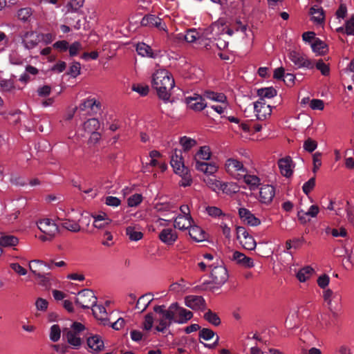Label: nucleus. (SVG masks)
<instances>
[{
	"label": "nucleus",
	"mask_w": 354,
	"mask_h": 354,
	"mask_svg": "<svg viewBox=\"0 0 354 354\" xmlns=\"http://www.w3.org/2000/svg\"><path fill=\"white\" fill-rule=\"evenodd\" d=\"M126 234L132 241H138L143 237V234L138 225L128 226L126 228Z\"/></svg>",
	"instance_id": "nucleus-36"
},
{
	"label": "nucleus",
	"mask_w": 354,
	"mask_h": 354,
	"mask_svg": "<svg viewBox=\"0 0 354 354\" xmlns=\"http://www.w3.org/2000/svg\"><path fill=\"white\" fill-rule=\"evenodd\" d=\"M85 330L84 326L80 322H74L69 328L63 330V337L73 349H78L82 344V336Z\"/></svg>",
	"instance_id": "nucleus-4"
},
{
	"label": "nucleus",
	"mask_w": 354,
	"mask_h": 354,
	"mask_svg": "<svg viewBox=\"0 0 354 354\" xmlns=\"http://www.w3.org/2000/svg\"><path fill=\"white\" fill-rule=\"evenodd\" d=\"M192 317L193 313L190 310L180 306L177 302L170 304L165 315V318L167 319V328L173 323L186 324Z\"/></svg>",
	"instance_id": "nucleus-3"
},
{
	"label": "nucleus",
	"mask_w": 354,
	"mask_h": 354,
	"mask_svg": "<svg viewBox=\"0 0 354 354\" xmlns=\"http://www.w3.org/2000/svg\"><path fill=\"white\" fill-rule=\"evenodd\" d=\"M78 109L80 111H85L88 114H95L100 111L101 103L96 97L90 96L81 102Z\"/></svg>",
	"instance_id": "nucleus-14"
},
{
	"label": "nucleus",
	"mask_w": 354,
	"mask_h": 354,
	"mask_svg": "<svg viewBox=\"0 0 354 354\" xmlns=\"http://www.w3.org/2000/svg\"><path fill=\"white\" fill-rule=\"evenodd\" d=\"M61 225L64 228L73 232H77L81 230V227L77 222L68 219L63 220L61 223Z\"/></svg>",
	"instance_id": "nucleus-47"
},
{
	"label": "nucleus",
	"mask_w": 354,
	"mask_h": 354,
	"mask_svg": "<svg viewBox=\"0 0 354 354\" xmlns=\"http://www.w3.org/2000/svg\"><path fill=\"white\" fill-rule=\"evenodd\" d=\"M153 300L152 295L151 294H146L141 296L136 304V308L139 310L140 313L146 310L148 306Z\"/></svg>",
	"instance_id": "nucleus-41"
},
{
	"label": "nucleus",
	"mask_w": 354,
	"mask_h": 354,
	"mask_svg": "<svg viewBox=\"0 0 354 354\" xmlns=\"http://www.w3.org/2000/svg\"><path fill=\"white\" fill-rule=\"evenodd\" d=\"M61 337V329L59 325L53 324L50 329L49 337L53 342H57Z\"/></svg>",
	"instance_id": "nucleus-49"
},
{
	"label": "nucleus",
	"mask_w": 354,
	"mask_h": 354,
	"mask_svg": "<svg viewBox=\"0 0 354 354\" xmlns=\"http://www.w3.org/2000/svg\"><path fill=\"white\" fill-rule=\"evenodd\" d=\"M187 288L188 287L185 280L180 279L179 281L171 284L169 290L174 293L183 294L187 291Z\"/></svg>",
	"instance_id": "nucleus-44"
},
{
	"label": "nucleus",
	"mask_w": 354,
	"mask_h": 354,
	"mask_svg": "<svg viewBox=\"0 0 354 354\" xmlns=\"http://www.w3.org/2000/svg\"><path fill=\"white\" fill-rule=\"evenodd\" d=\"M227 107V104L226 102L224 103H221V104H215L210 106V108L216 111L217 113L221 115V116H224L225 113H227L226 109Z\"/></svg>",
	"instance_id": "nucleus-61"
},
{
	"label": "nucleus",
	"mask_w": 354,
	"mask_h": 354,
	"mask_svg": "<svg viewBox=\"0 0 354 354\" xmlns=\"http://www.w3.org/2000/svg\"><path fill=\"white\" fill-rule=\"evenodd\" d=\"M180 143L185 151H187L196 145V141L194 139L183 136L180 138Z\"/></svg>",
	"instance_id": "nucleus-50"
},
{
	"label": "nucleus",
	"mask_w": 354,
	"mask_h": 354,
	"mask_svg": "<svg viewBox=\"0 0 354 354\" xmlns=\"http://www.w3.org/2000/svg\"><path fill=\"white\" fill-rule=\"evenodd\" d=\"M136 51L138 54L142 57L150 58H154L156 57V54L153 53L151 46L145 43L138 44L136 46Z\"/></svg>",
	"instance_id": "nucleus-37"
},
{
	"label": "nucleus",
	"mask_w": 354,
	"mask_h": 354,
	"mask_svg": "<svg viewBox=\"0 0 354 354\" xmlns=\"http://www.w3.org/2000/svg\"><path fill=\"white\" fill-rule=\"evenodd\" d=\"M46 266V263L41 260H32L29 262V268L34 275L44 283L50 281V273L42 272L41 267Z\"/></svg>",
	"instance_id": "nucleus-13"
},
{
	"label": "nucleus",
	"mask_w": 354,
	"mask_h": 354,
	"mask_svg": "<svg viewBox=\"0 0 354 354\" xmlns=\"http://www.w3.org/2000/svg\"><path fill=\"white\" fill-rule=\"evenodd\" d=\"M309 14L311 15V21L316 24H322L325 19L324 10L318 6L310 8Z\"/></svg>",
	"instance_id": "nucleus-34"
},
{
	"label": "nucleus",
	"mask_w": 354,
	"mask_h": 354,
	"mask_svg": "<svg viewBox=\"0 0 354 354\" xmlns=\"http://www.w3.org/2000/svg\"><path fill=\"white\" fill-rule=\"evenodd\" d=\"M224 168L227 174L236 179V176H239V174H243L247 171L243 162L234 157L227 158L224 164Z\"/></svg>",
	"instance_id": "nucleus-11"
},
{
	"label": "nucleus",
	"mask_w": 354,
	"mask_h": 354,
	"mask_svg": "<svg viewBox=\"0 0 354 354\" xmlns=\"http://www.w3.org/2000/svg\"><path fill=\"white\" fill-rule=\"evenodd\" d=\"M19 243V239L11 234H3L0 235V248H15Z\"/></svg>",
	"instance_id": "nucleus-33"
},
{
	"label": "nucleus",
	"mask_w": 354,
	"mask_h": 354,
	"mask_svg": "<svg viewBox=\"0 0 354 354\" xmlns=\"http://www.w3.org/2000/svg\"><path fill=\"white\" fill-rule=\"evenodd\" d=\"M317 147V143L315 140L308 138L304 142V149L305 151L311 153Z\"/></svg>",
	"instance_id": "nucleus-59"
},
{
	"label": "nucleus",
	"mask_w": 354,
	"mask_h": 354,
	"mask_svg": "<svg viewBox=\"0 0 354 354\" xmlns=\"http://www.w3.org/2000/svg\"><path fill=\"white\" fill-rule=\"evenodd\" d=\"M203 181L208 187L214 192H218V189L222 183V181L219 180L215 176H214V174L206 175V176L203 178Z\"/></svg>",
	"instance_id": "nucleus-40"
},
{
	"label": "nucleus",
	"mask_w": 354,
	"mask_h": 354,
	"mask_svg": "<svg viewBox=\"0 0 354 354\" xmlns=\"http://www.w3.org/2000/svg\"><path fill=\"white\" fill-rule=\"evenodd\" d=\"M206 212L209 216L214 218H220L221 216H225V214L222 212V210L214 206H209L206 208Z\"/></svg>",
	"instance_id": "nucleus-52"
},
{
	"label": "nucleus",
	"mask_w": 354,
	"mask_h": 354,
	"mask_svg": "<svg viewBox=\"0 0 354 354\" xmlns=\"http://www.w3.org/2000/svg\"><path fill=\"white\" fill-rule=\"evenodd\" d=\"M48 306V301L43 298H38L35 302V306L37 310L44 312Z\"/></svg>",
	"instance_id": "nucleus-63"
},
{
	"label": "nucleus",
	"mask_w": 354,
	"mask_h": 354,
	"mask_svg": "<svg viewBox=\"0 0 354 354\" xmlns=\"http://www.w3.org/2000/svg\"><path fill=\"white\" fill-rule=\"evenodd\" d=\"M204 318L214 326H218L221 323L220 318L218 315L211 310H208L205 313Z\"/></svg>",
	"instance_id": "nucleus-51"
},
{
	"label": "nucleus",
	"mask_w": 354,
	"mask_h": 354,
	"mask_svg": "<svg viewBox=\"0 0 354 354\" xmlns=\"http://www.w3.org/2000/svg\"><path fill=\"white\" fill-rule=\"evenodd\" d=\"M236 236L243 248L252 250L256 248V241L244 227L239 226L236 228Z\"/></svg>",
	"instance_id": "nucleus-7"
},
{
	"label": "nucleus",
	"mask_w": 354,
	"mask_h": 354,
	"mask_svg": "<svg viewBox=\"0 0 354 354\" xmlns=\"http://www.w3.org/2000/svg\"><path fill=\"white\" fill-rule=\"evenodd\" d=\"M93 226L97 229L104 228L111 223V219L104 212L93 215Z\"/></svg>",
	"instance_id": "nucleus-32"
},
{
	"label": "nucleus",
	"mask_w": 354,
	"mask_h": 354,
	"mask_svg": "<svg viewBox=\"0 0 354 354\" xmlns=\"http://www.w3.org/2000/svg\"><path fill=\"white\" fill-rule=\"evenodd\" d=\"M80 64L79 62H73L70 66L68 74L76 77L80 73Z\"/></svg>",
	"instance_id": "nucleus-64"
},
{
	"label": "nucleus",
	"mask_w": 354,
	"mask_h": 354,
	"mask_svg": "<svg viewBox=\"0 0 354 354\" xmlns=\"http://www.w3.org/2000/svg\"><path fill=\"white\" fill-rule=\"evenodd\" d=\"M315 66L321 72L322 75L327 76L330 74L329 66L324 62L322 59H319L315 64Z\"/></svg>",
	"instance_id": "nucleus-54"
},
{
	"label": "nucleus",
	"mask_w": 354,
	"mask_h": 354,
	"mask_svg": "<svg viewBox=\"0 0 354 354\" xmlns=\"http://www.w3.org/2000/svg\"><path fill=\"white\" fill-rule=\"evenodd\" d=\"M185 304L187 307L194 310H204L205 309V301L201 296L188 295L185 297Z\"/></svg>",
	"instance_id": "nucleus-18"
},
{
	"label": "nucleus",
	"mask_w": 354,
	"mask_h": 354,
	"mask_svg": "<svg viewBox=\"0 0 354 354\" xmlns=\"http://www.w3.org/2000/svg\"><path fill=\"white\" fill-rule=\"evenodd\" d=\"M239 176H236V180H243L250 190H255L260 185V178L256 175L248 174L246 171Z\"/></svg>",
	"instance_id": "nucleus-24"
},
{
	"label": "nucleus",
	"mask_w": 354,
	"mask_h": 354,
	"mask_svg": "<svg viewBox=\"0 0 354 354\" xmlns=\"http://www.w3.org/2000/svg\"><path fill=\"white\" fill-rule=\"evenodd\" d=\"M186 103L189 109L194 111H201L207 106L202 97L196 94L192 97H186Z\"/></svg>",
	"instance_id": "nucleus-29"
},
{
	"label": "nucleus",
	"mask_w": 354,
	"mask_h": 354,
	"mask_svg": "<svg viewBox=\"0 0 354 354\" xmlns=\"http://www.w3.org/2000/svg\"><path fill=\"white\" fill-rule=\"evenodd\" d=\"M253 108L257 119L263 120L272 113V107L269 104H266L265 100L259 99L254 102Z\"/></svg>",
	"instance_id": "nucleus-16"
},
{
	"label": "nucleus",
	"mask_w": 354,
	"mask_h": 354,
	"mask_svg": "<svg viewBox=\"0 0 354 354\" xmlns=\"http://www.w3.org/2000/svg\"><path fill=\"white\" fill-rule=\"evenodd\" d=\"M100 126V124L97 119L90 118L83 124L82 130H84L85 133L89 134L97 131Z\"/></svg>",
	"instance_id": "nucleus-38"
},
{
	"label": "nucleus",
	"mask_w": 354,
	"mask_h": 354,
	"mask_svg": "<svg viewBox=\"0 0 354 354\" xmlns=\"http://www.w3.org/2000/svg\"><path fill=\"white\" fill-rule=\"evenodd\" d=\"M159 239L164 243L171 245L177 240L178 234L175 230L170 228H165L159 234Z\"/></svg>",
	"instance_id": "nucleus-28"
},
{
	"label": "nucleus",
	"mask_w": 354,
	"mask_h": 354,
	"mask_svg": "<svg viewBox=\"0 0 354 354\" xmlns=\"http://www.w3.org/2000/svg\"><path fill=\"white\" fill-rule=\"evenodd\" d=\"M143 26H151L166 31V25L162 22V19L155 15H151L145 16L141 21Z\"/></svg>",
	"instance_id": "nucleus-27"
},
{
	"label": "nucleus",
	"mask_w": 354,
	"mask_h": 354,
	"mask_svg": "<svg viewBox=\"0 0 354 354\" xmlns=\"http://www.w3.org/2000/svg\"><path fill=\"white\" fill-rule=\"evenodd\" d=\"M315 186V178H311L304 184V185L302 187L303 192L306 194L308 195L313 189Z\"/></svg>",
	"instance_id": "nucleus-62"
},
{
	"label": "nucleus",
	"mask_w": 354,
	"mask_h": 354,
	"mask_svg": "<svg viewBox=\"0 0 354 354\" xmlns=\"http://www.w3.org/2000/svg\"><path fill=\"white\" fill-rule=\"evenodd\" d=\"M211 270L210 274L213 281L216 285H223L227 279L228 275L226 268L222 265V262L217 261L212 266H209Z\"/></svg>",
	"instance_id": "nucleus-9"
},
{
	"label": "nucleus",
	"mask_w": 354,
	"mask_h": 354,
	"mask_svg": "<svg viewBox=\"0 0 354 354\" xmlns=\"http://www.w3.org/2000/svg\"><path fill=\"white\" fill-rule=\"evenodd\" d=\"M212 157V151L209 146L200 147L194 156L193 164L196 170L205 175L214 174L218 170L215 162H207Z\"/></svg>",
	"instance_id": "nucleus-2"
},
{
	"label": "nucleus",
	"mask_w": 354,
	"mask_h": 354,
	"mask_svg": "<svg viewBox=\"0 0 354 354\" xmlns=\"http://www.w3.org/2000/svg\"><path fill=\"white\" fill-rule=\"evenodd\" d=\"M97 302V298L93 292L88 289L80 291L75 299V303L82 308H89Z\"/></svg>",
	"instance_id": "nucleus-12"
},
{
	"label": "nucleus",
	"mask_w": 354,
	"mask_h": 354,
	"mask_svg": "<svg viewBox=\"0 0 354 354\" xmlns=\"http://www.w3.org/2000/svg\"><path fill=\"white\" fill-rule=\"evenodd\" d=\"M222 192L226 194L231 195L238 192V187L233 183H224L222 182L218 192Z\"/></svg>",
	"instance_id": "nucleus-46"
},
{
	"label": "nucleus",
	"mask_w": 354,
	"mask_h": 354,
	"mask_svg": "<svg viewBox=\"0 0 354 354\" xmlns=\"http://www.w3.org/2000/svg\"><path fill=\"white\" fill-rule=\"evenodd\" d=\"M175 42L180 43L186 41L187 43H194L198 41L200 45H203L207 49L209 48V44L205 41L203 29L197 30L195 28H190L184 32H180L173 35Z\"/></svg>",
	"instance_id": "nucleus-5"
},
{
	"label": "nucleus",
	"mask_w": 354,
	"mask_h": 354,
	"mask_svg": "<svg viewBox=\"0 0 354 354\" xmlns=\"http://www.w3.org/2000/svg\"><path fill=\"white\" fill-rule=\"evenodd\" d=\"M32 14V11L30 8H24L18 11V17L20 20L26 21L29 19Z\"/></svg>",
	"instance_id": "nucleus-56"
},
{
	"label": "nucleus",
	"mask_w": 354,
	"mask_h": 354,
	"mask_svg": "<svg viewBox=\"0 0 354 354\" xmlns=\"http://www.w3.org/2000/svg\"><path fill=\"white\" fill-rule=\"evenodd\" d=\"M313 273V269L310 266H306L297 272L296 277L300 282L303 283L308 280Z\"/></svg>",
	"instance_id": "nucleus-43"
},
{
	"label": "nucleus",
	"mask_w": 354,
	"mask_h": 354,
	"mask_svg": "<svg viewBox=\"0 0 354 354\" xmlns=\"http://www.w3.org/2000/svg\"><path fill=\"white\" fill-rule=\"evenodd\" d=\"M346 34L347 35H354V14L345 21Z\"/></svg>",
	"instance_id": "nucleus-57"
},
{
	"label": "nucleus",
	"mask_w": 354,
	"mask_h": 354,
	"mask_svg": "<svg viewBox=\"0 0 354 354\" xmlns=\"http://www.w3.org/2000/svg\"><path fill=\"white\" fill-rule=\"evenodd\" d=\"M142 201V196L140 194H135L131 196L128 200L129 207H136Z\"/></svg>",
	"instance_id": "nucleus-58"
},
{
	"label": "nucleus",
	"mask_w": 354,
	"mask_h": 354,
	"mask_svg": "<svg viewBox=\"0 0 354 354\" xmlns=\"http://www.w3.org/2000/svg\"><path fill=\"white\" fill-rule=\"evenodd\" d=\"M239 215L241 219L249 225L254 227L261 224V221L245 207L239 209Z\"/></svg>",
	"instance_id": "nucleus-23"
},
{
	"label": "nucleus",
	"mask_w": 354,
	"mask_h": 354,
	"mask_svg": "<svg viewBox=\"0 0 354 354\" xmlns=\"http://www.w3.org/2000/svg\"><path fill=\"white\" fill-rule=\"evenodd\" d=\"M37 225L40 231L47 234L48 236L53 237L58 232L57 224L50 218L41 219L37 223Z\"/></svg>",
	"instance_id": "nucleus-15"
},
{
	"label": "nucleus",
	"mask_w": 354,
	"mask_h": 354,
	"mask_svg": "<svg viewBox=\"0 0 354 354\" xmlns=\"http://www.w3.org/2000/svg\"><path fill=\"white\" fill-rule=\"evenodd\" d=\"M164 308V306H156L153 308V310L160 315L158 318V324L156 327V329L159 332H163L167 328V319L165 318L167 309H165Z\"/></svg>",
	"instance_id": "nucleus-30"
},
{
	"label": "nucleus",
	"mask_w": 354,
	"mask_h": 354,
	"mask_svg": "<svg viewBox=\"0 0 354 354\" xmlns=\"http://www.w3.org/2000/svg\"><path fill=\"white\" fill-rule=\"evenodd\" d=\"M84 0H71L68 3V11L71 12H77L84 5Z\"/></svg>",
	"instance_id": "nucleus-55"
},
{
	"label": "nucleus",
	"mask_w": 354,
	"mask_h": 354,
	"mask_svg": "<svg viewBox=\"0 0 354 354\" xmlns=\"http://www.w3.org/2000/svg\"><path fill=\"white\" fill-rule=\"evenodd\" d=\"M229 259L245 268H252L254 266L252 259L246 257L243 253L239 251H232Z\"/></svg>",
	"instance_id": "nucleus-19"
},
{
	"label": "nucleus",
	"mask_w": 354,
	"mask_h": 354,
	"mask_svg": "<svg viewBox=\"0 0 354 354\" xmlns=\"http://www.w3.org/2000/svg\"><path fill=\"white\" fill-rule=\"evenodd\" d=\"M279 168L281 174L287 178L292 174L293 162L290 157L281 158L278 162Z\"/></svg>",
	"instance_id": "nucleus-25"
},
{
	"label": "nucleus",
	"mask_w": 354,
	"mask_h": 354,
	"mask_svg": "<svg viewBox=\"0 0 354 354\" xmlns=\"http://www.w3.org/2000/svg\"><path fill=\"white\" fill-rule=\"evenodd\" d=\"M313 51L317 55H324L327 52V46L319 39H315L311 44Z\"/></svg>",
	"instance_id": "nucleus-42"
},
{
	"label": "nucleus",
	"mask_w": 354,
	"mask_h": 354,
	"mask_svg": "<svg viewBox=\"0 0 354 354\" xmlns=\"http://www.w3.org/2000/svg\"><path fill=\"white\" fill-rule=\"evenodd\" d=\"M0 87L3 92H11L15 88V84L10 80H1Z\"/></svg>",
	"instance_id": "nucleus-53"
},
{
	"label": "nucleus",
	"mask_w": 354,
	"mask_h": 354,
	"mask_svg": "<svg viewBox=\"0 0 354 354\" xmlns=\"http://www.w3.org/2000/svg\"><path fill=\"white\" fill-rule=\"evenodd\" d=\"M275 195V189L272 185H264L260 188L259 201L263 204H270Z\"/></svg>",
	"instance_id": "nucleus-20"
},
{
	"label": "nucleus",
	"mask_w": 354,
	"mask_h": 354,
	"mask_svg": "<svg viewBox=\"0 0 354 354\" xmlns=\"http://www.w3.org/2000/svg\"><path fill=\"white\" fill-rule=\"evenodd\" d=\"M323 298L327 304L328 310L332 313H335L341 305L342 297L339 292L327 288L323 292Z\"/></svg>",
	"instance_id": "nucleus-6"
},
{
	"label": "nucleus",
	"mask_w": 354,
	"mask_h": 354,
	"mask_svg": "<svg viewBox=\"0 0 354 354\" xmlns=\"http://www.w3.org/2000/svg\"><path fill=\"white\" fill-rule=\"evenodd\" d=\"M288 57L297 68L311 69L315 66L314 63L308 59L306 55L299 51L290 50Z\"/></svg>",
	"instance_id": "nucleus-10"
},
{
	"label": "nucleus",
	"mask_w": 354,
	"mask_h": 354,
	"mask_svg": "<svg viewBox=\"0 0 354 354\" xmlns=\"http://www.w3.org/2000/svg\"><path fill=\"white\" fill-rule=\"evenodd\" d=\"M91 308H92V311L94 316L97 319L102 320L103 324L106 325L108 320L106 319V311L105 308L102 305L97 306L96 304Z\"/></svg>",
	"instance_id": "nucleus-39"
},
{
	"label": "nucleus",
	"mask_w": 354,
	"mask_h": 354,
	"mask_svg": "<svg viewBox=\"0 0 354 354\" xmlns=\"http://www.w3.org/2000/svg\"><path fill=\"white\" fill-rule=\"evenodd\" d=\"M170 164L174 172L178 175H185L188 170L184 165L181 155L178 154L177 152L171 156Z\"/></svg>",
	"instance_id": "nucleus-22"
},
{
	"label": "nucleus",
	"mask_w": 354,
	"mask_h": 354,
	"mask_svg": "<svg viewBox=\"0 0 354 354\" xmlns=\"http://www.w3.org/2000/svg\"><path fill=\"white\" fill-rule=\"evenodd\" d=\"M224 24V20L219 19L203 29L205 41L209 44V48L212 47V39H216L218 36L223 33L225 30Z\"/></svg>",
	"instance_id": "nucleus-8"
},
{
	"label": "nucleus",
	"mask_w": 354,
	"mask_h": 354,
	"mask_svg": "<svg viewBox=\"0 0 354 354\" xmlns=\"http://www.w3.org/2000/svg\"><path fill=\"white\" fill-rule=\"evenodd\" d=\"M39 42V34L33 31L27 32L22 37V44L28 50L34 48Z\"/></svg>",
	"instance_id": "nucleus-21"
},
{
	"label": "nucleus",
	"mask_w": 354,
	"mask_h": 354,
	"mask_svg": "<svg viewBox=\"0 0 354 354\" xmlns=\"http://www.w3.org/2000/svg\"><path fill=\"white\" fill-rule=\"evenodd\" d=\"M190 237L196 242H201L205 239V232L194 223L188 228Z\"/></svg>",
	"instance_id": "nucleus-35"
},
{
	"label": "nucleus",
	"mask_w": 354,
	"mask_h": 354,
	"mask_svg": "<svg viewBox=\"0 0 354 354\" xmlns=\"http://www.w3.org/2000/svg\"><path fill=\"white\" fill-rule=\"evenodd\" d=\"M206 98L212 101L224 103L226 102V97L224 94L220 93H215L213 91H206L205 93Z\"/></svg>",
	"instance_id": "nucleus-48"
},
{
	"label": "nucleus",
	"mask_w": 354,
	"mask_h": 354,
	"mask_svg": "<svg viewBox=\"0 0 354 354\" xmlns=\"http://www.w3.org/2000/svg\"><path fill=\"white\" fill-rule=\"evenodd\" d=\"M155 209L157 212H162L164 216H168L170 214H175L178 209V206L171 201L157 203L155 205Z\"/></svg>",
	"instance_id": "nucleus-26"
},
{
	"label": "nucleus",
	"mask_w": 354,
	"mask_h": 354,
	"mask_svg": "<svg viewBox=\"0 0 354 354\" xmlns=\"http://www.w3.org/2000/svg\"><path fill=\"white\" fill-rule=\"evenodd\" d=\"M259 99L272 98L277 95V91L273 87H266L257 90Z\"/></svg>",
	"instance_id": "nucleus-45"
},
{
	"label": "nucleus",
	"mask_w": 354,
	"mask_h": 354,
	"mask_svg": "<svg viewBox=\"0 0 354 354\" xmlns=\"http://www.w3.org/2000/svg\"><path fill=\"white\" fill-rule=\"evenodd\" d=\"M87 344L92 352L97 353L104 348V342L99 335H93L87 339Z\"/></svg>",
	"instance_id": "nucleus-31"
},
{
	"label": "nucleus",
	"mask_w": 354,
	"mask_h": 354,
	"mask_svg": "<svg viewBox=\"0 0 354 354\" xmlns=\"http://www.w3.org/2000/svg\"><path fill=\"white\" fill-rule=\"evenodd\" d=\"M163 221H170L174 220V226L179 230H187L194 223V220L191 216H174L171 219H162Z\"/></svg>",
	"instance_id": "nucleus-17"
},
{
	"label": "nucleus",
	"mask_w": 354,
	"mask_h": 354,
	"mask_svg": "<svg viewBox=\"0 0 354 354\" xmlns=\"http://www.w3.org/2000/svg\"><path fill=\"white\" fill-rule=\"evenodd\" d=\"M151 84L158 97L165 102L169 101L171 91L175 86L174 79L167 70L156 68L152 73Z\"/></svg>",
	"instance_id": "nucleus-1"
},
{
	"label": "nucleus",
	"mask_w": 354,
	"mask_h": 354,
	"mask_svg": "<svg viewBox=\"0 0 354 354\" xmlns=\"http://www.w3.org/2000/svg\"><path fill=\"white\" fill-rule=\"evenodd\" d=\"M132 90L142 96H145L148 94L149 89L147 85L134 84L132 86Z\"/></svg>",
	"instance_id": "nucleus-60"
}]
</instances>
